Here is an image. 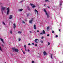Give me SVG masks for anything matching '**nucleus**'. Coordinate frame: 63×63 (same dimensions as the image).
Instances as JSON below:
<instances>
[{
	"label": "nucleus",
	"instance_id": "15",
	"mask_svg": "<svg viewBox=\"0 0 63 63\" xmlns=\"http://www.w3.org/2000/svg\"><path fill=\"white\" fill-rule=\"evenodd\" d=\"M18 33L19 34H21V33H22V32H21V31H19L18 32Z\"/></svg>",
	"mask_w": 63,
	"mask_h": 63
},
{
	"label": "nucleus",
	"instance_id": "12",
	"mask_svg": "<svg viewBox=\"0 0 63 63\" xmlns=\"http://www.w3.org/2000/svg\"><path fill=\"white\" fill-rule=\"evenodd\" d=\"M14 25V28L15 29V28H16V25L15 24H13Z\"/></svg>",
	"mask_w": 63,
	"mask_h": 63
},
{
	"label": "nucleus",
	"instance_id": "14",
	"mask_svg": "<svg viewBox=\"0 0 63 63\" xmlns=\"http://www.w3.org/2000/svg\"><path fill=\"white\" fill-rule=\"evenodd\" d=\"M12 15H10L9 17V19H12Z\"/></svg>",
	"mask_w": 63,
	"mask_h": 63
},
{
	"label": "nucleus",
	"instance_id": "47",
	"mask_svg": "<svg viewBox=\"0 0 63 63\" xmlns=\"http://www.w3.org/2000/svg\"><path fill=\"white\" fill-rule=\"evenodd\" d=\"M37 32H39V31H37Z\"/></svg>",
	"mask_w": 63,
	"mask_h": 63
},
{
	"label": "nucleus",
	"instance_id": "7",
	"mask_svg": "<svg viewBox=\"0 0 63 63\" xmlns=\"http://www.w3.org/2000/svg\"><path fill=\"white\" fill-rule=\"evenodd\" d=\"M30 5H31V6H32V8H35L36 7V6L30 3Z\"/></svg>",
	"mask_w": 63,
	"mask_h": 63
},
{
	"label": "nucleus",
	"instance_id": "18",
	"mask_svg": "<svg viewBox=\"0 0 63 63\" xmlns=\"http://www.w3.org/2000/svg\"><path fill=\"white\" fill-rule=\"evenodd\" d=\"M0 50H1L2 51H3L2 50V48H1V47L0 46Z\"/></svg>",
	"mask_w": 63,
	"mask_h": 63
},
{
	"label": "nucleus",
	"instance_id": "29",
	"mask_svg": "<svg viewBox=\"0 0 63 63\" xmlns=\"http://www.w3.org/2000/svg\"><path fill=\"white\" fill-rule=\"evenodd\" d=\"M50 43L49 42H48V45H50Z\"/></svg>",
	"mask_w": 63,
	"mask_h": 63
},
{
	"label": "nucleus",
	"instance_id": "4",
	"mask_svg": "<svg viewBox=\"0 0 63 63\" xmlns=\"http://www.w3.org/2000/svg\"><path fill=\"white\" fill-rule=\"evenodd\" d=\"M34 42L35 43H38L39 42V39H35L34 41Z\"/></svg>",
	"mask_w": 63,
	"mask_h": 63
},
{
	"label": "nucleus",
	"instance_id": "5",
	"mask_svg": "<svg viewBox=\"0 0 63 63\" xmlns=\"http://www.w3.org/2000/svg\"><path fill=\"white\" fill-rule=\"evenodd\" d=\"M10 12V9L9 8H8L7 9V15H8Z\"/></svg>",
	"mask_w": 63,
	"mask_h": 63
},
{
	"label": "nucleus",
	"instance_id": "46",
	"mask_svg": "<svg viewBox=\"0 0 63 63\" xmlns=\"http://www.w3.org/2000/svg\"><path fill=\"white\" fill-rule=\"evenodd\" d=\"M59 31L60 32V29H59Z\"/></svg>",
	"mask_w": 63,
	"mask_h": 63
},
{
	"label": "nucleus",
	"instance_id": "42",
	"mask_svg": "<svg viewBox=\"0 0 63 63\" xmlns=\"http://www.w3.org/2000/svg\"><path fill=\"white\" fill-rule=\"evenodd\" d=\"M49 36V34H47V36Z\"/></svg>",
	"mask_w": 63,
	"mask_h": 63
},
{
	"label": "nucleus",
	"instance_id": "34",
	"mask_svg": "<svg viewBox=\"0 0 63 63\" xmlns=\"http://www.w3.org/2000/svg\"><path fill=\"white\" fill-rule=\"evenodd\" d=\"M24 47L25 48H26V45H24Z\"/></svg>",
	"mask_w": 63,
	"mask_h": 63
},
{
	"label": "nucleus",
	"instance_id": "3",
	"mask_svg": "<svg viewBox=\"0 0 63 63\" xmlns=\"http://www.w3.org/2000/svg\"><path fill=\"white\" fill-rule=\"evenodd\" d=\"M12 49H13V50H14V51H16L17 52H18V50L17 49H15V48L14 47L12 48Z\"/></svg>",
	"mask_w": 63,
	"mask_h": 63
},
{
	"label": "nucleus",
	"instance_id": "2",
	"mask_svg": "<svg viewBox=\"0 0 63 63\" xmlns=\"http://www.w3.org/2000/svg\"><path fill=\"white\" fill-rule=\"evenodd\" d=\"M43 11H44V12L46 13V14L47 16V17L48 18L49 17V16L48 15V14H47V11H46V10L45 9H44L43 10Z\"/></svg>",
	"mask_w": 63,
	"mask_h": 63
},
{
	"label": "nucleus",
	"instance_id": "8",
	"mask_svg": "<svg viewBox=\"0 0 63 63\" xmlns=\"http://www.w3.org/2000/svg\"><path fill=\"white\" fill-rule=\"evenodd\" d=\"M44 55L45 56L47 55V52H46V51H44L43 52Z\"/></svg>",
	"mask_w": 63,
	"mask_h": 63
},
{
	"label": "nucleus",
	"instance_id": "28",
	"mask_svg": "<svg viewBox=\"0 0 63 63\" xmlns=\"http://www.w3.org/2000/svg\"><path fill=\"white\" fill-rule=\"evenodd\" d=\"M27 16L28 17V16H29V14H27Z\"/></svg>",
	"mask_w": 63,
	"mask_h": 63
},
{
	"label": "nucleus",
	"instance_id": "10",
	"mask_svg": "<svg viewBox=\"0 0 63 63\" xmlns=\"http://www.w3.org/2000/svg\"><path fill=\"white\" fill-rule=\"evenodd\" d=\"M35 14H36V13H37V15H38V11L36 9H35Z\"/></svg>",
	"mask_w": 63,
	"mask_h": 63
},
{
	"label": "nucleus",
	"instance_id": "39",
	"mask_svg": "<svg viewBox=\"0 0 63 63\" xmlns=\"http://www.w3.org/2000/svg\"><path fill=\"white\" fill-rule=\"evenodd\" d=\"M34 62L33 61H32V63H34Z\"/></svg>",
	"mask_w": 63,
	"mask_h": 63
},
{
	"label": "nucleus",
	"instance_id": "1",
	"mask_svg": "<svg viewBox=\"0 0 63 63\" xmlns=\"http://www.w3.org/2000/svg\"><path fill=\"white\" fill-rule=\"evenodd\" d=\"M1 11L2 13V14H3V11H4V10H5V7H3V6L2 5L1 6Z\"/></svg>",
	"mask_w": 63,
	"mask_h": 63
},
{
	"label": "nucleus",
	"instance_id": "21",
	"mask_svg": "<svg viewBox=\"0 0 63 63\" xmlns=\"http://www.w3.org/2000/svg\"><path fill=\"white\" fill-rule=\"evenodd\" d=\"M22 21V23H25V22H24V21Z\"/></svg>",
	"mask_w": 63,
	"mask_h": 63
},
{
	"label": "nucleus",
	"instance_id": "41",
	"mask_svg": "<svg viewBox=\"0 0 63 63\" xmlns=\"http://www.w3.org/2000/svg\"><path fill=\"white\" fill-rule=\"evenodd\" d=\"M35 46H37V44H35Z\"/></svg>",
	"mask_w": 63,
	"mask_h": 63
},
{
	"label": "nucleus",
	"instance_id": "17",
	"mask_svg": "<svg viewBox=\"0 0 63 63\" xmlns=\"http://www.w3.org/2000/svg\"><path fill=\"white\" fill-rule=\"evenodd\" d=\"M51 58V59H52V54H51L50 55Z\"/></svg>",
	"mask_w": 63,
	"mask_h": 63
},
{
	"label": "nucleus",
	"instance_id": "20",
	"mask_svg": "<svg viewBox=\"0 0 63 63\" xmlns=\"http://www.w3.org/2000/svg\"><path fill=\"white\" fill-rule=\"evenodd\" d=\"M23 0H22L19 3H22V2H23Z\"/></svg>",
	"mask_w": 63,
	"mask_h": 63
},
{
	"label": "nucleus",
	"instance_id": "50",
	"mask_svg": "<svg viewBox=\"0 0 63 63\" xmlns=\"http://www.w3.org/2000/svg\"><path fill=\"white\" fill-rule=\"evenodd\" d=\"M5 63H6V62H5Z\"/></svg>",
	"mask_w": 63,
	"mask_h": 63
},
{
	"label": "nucleus",
	"instance_id": "26",
	"mask_svg": "<svg viewBox=\"0 0 63 63\" xmlns=\"http://www.w3.org/2000/svg\"><path fill=\"white\" fill-rule=\"evenodd\" d=\"M21 40V39L20 38H19L18 39L19 41H20Z\"/></svg>",
	"mask_w": 63,
	"mask_h": 63
},
{
	"label": "nucleus",
	"instance_id": "25",
	"mask_svg": "<svg viewBox=\"0 0 63 63\" xmlns=\"http://www.w3.org/2000/svg\"><path fill=\"white\" fill-rule=\"evenodd\" d=\"M10 32L11 34H12V30H11L10 31Z\"/></svg>",
	"mask_w": 63,
	"mask_h": 63
},
{
	"label": "nucleus",
	"instance_id": "11",
	"mask_svg": "<svg viewBox=\"0 0 63 63\" xmlns=\"http://www.w3.org/2000/svg\"><path fill=\"white\" fill-rule=\"evenodd\" d=\"M34 29H36V25L35 24L34 25Z\"/></svg>",
	"mask_w": 63,
	"mask_h": 63
},
{
	"label": "nucleus",
	"instance_id": "13",
	"mask_svg": "<svg viewBox=\"0 0 63 63\" xmlns=\"http://www.w3.org/2000/svg\"><path fill=\"white\" fill-rule=\"evenodd\" d=\"M23 10V9H20L18 10V11L19 12H20V11H22Z\"/></svg>",
	"mask_w": 63,
	"mask_h": 63
},
{
	"label": "nucleus",
	"instance_id": "36",
	"mask_svg": "<svg viewBox=\"0 0 63 63\" xmlns=\"http://www.w3.org/2000/svg\"><path fill=\"white\" fill-rule=\"evenodd\" d=\"M56 37H58V35H56Z\"/></svg>",
	"mask_w": 63,
	"mask_h": 63
},
{
	"label": "nucleus",
	"instance_id": "48",
	"mask_svg": "<svg viewBox=\"0 0 63 63\" xmlns=\"http://www.w3.org/2000/svg\"><path fill=\"white\" fill-rule=\"evenodd\" d=\"M44 6H46V4H44Z\"/></svg>",
	"mask_w": 63,
	"mask_h": 63
},
{
	"label": "nucleus",
	"instance_id": "37",
	"mask_svg": "<svg viewBox=\"0 0 63 63\" xmlns=\"http://www.w3.org/2000/svg\"><path fill=\"white\" fill-rule=\"evenodd\" d=\"M2 47H4V44H2Z\"/></svg>",
	"mask_w": 63,
	"mask_h": 63
},
{
	"label": "nucleus",
	"instance_id": "9",
	"mask_svg": "<svg viewBox=\"0 0 63 63\" xmlns=\"http://www.w3.org/2000/svg\"><path fill=\"white\" fill-rule=\"evenodd\" d=\"M0 40L2 41V42L3 43V44H4V41H3V39L1 38H0Z\"/></svg>",
	"mask_w": 63,
	"mask_h": 63
},
{
	"label": "nucleus",
	"instance_id": "43",
	"mask_svg": "<svg viewBox=\"0 0 63 63\" xmlns=\"http://www.w3.org/2000/svg\"><path fill=\"white\" fill-rule=\"evenodd\" d=\"M23 52V54H25V53L24 52Z\"/></svg>",
	"mask_w": 63,
	"mask_h": 63
},
{
	"label": "nucleus",
	"instance_id": "40",
	"mask_svg": "<svg viewBox=\"0 0 63 63\" xmlns=\"http://www.w3.org/2000/svg\"><path fill=\"white\" fill-rule=\"evenodd\" d=\"M28 51L29 52L30 51V50H29L28 49Z\"/></svg>",
	"mask_w": 63,
	"mask_h": 63
},
{
	"label": "nucleus",
	"instance_id": "32",
	"mask_svg": "<svg viewBox=\"0 0 63 63\" xmlns=\"http://www.w3.org/2000/svg\"><path fill=\"white\" fill-rule=\"evenodd\" d=\"M52 33H54V32L53 31H52Z\"/></svg>",
	"mask_w": 63,
	"mask_h": 63
},
{
	"label": "nucleus",
	"instance_id": "45",
	"mask_svg": "<svg viewBox=\"0 0 63 63\" xmlns=\"http://www.w3.org/2000/svg\"><path fill=\"white\" fill-rule=\"evenodd\" d=\"M43 38H44V37H42L41 38L42 39H43Z\"/></svg>",
	"mask_w": 63,
	"mask_h": 63
},
{
	"label": "nucleus",
	"instance_id": "49",
	"mask_svg": "<svg viewBox=\"0 0 63 63\" xmlns=\"http://www.w3.org/2000/svg\"><path fill=\"white\" fill-rule=\"evenodd\" d=\"M48 8H49V7H48Z\"/></svg>",
	"mask_w": 63,
	"mask_h": 63
},
{
	"label": "nucleus",
	"instance_id": "38",
	"mask_svg": "<svg viewBox=\"0 0 63 63\" xmlns=\"http://www.w3.org/2000/svg\"><path fill=\"white\" fill-rule=\"evenodd\" d=\"M30 33H32V32H31V31H30Z\"/></svg>",
	"mask_w": 63,
	"mask_h": 63
},
{
	"label": "nucleus",
	"instance_id": "23",
	"mask_svg": "<svg viewBox=\"0 0 63 63\" xmlns=\"http://www.w3.org/2000/svg\"><path fill=\"white\" fill-rule=\"evenodd\" d=\"M2 23H3V24H4L5 25H6V24H5V23H4V22H3Z\"/></svg>",
	"mask_w": 63,
	"mask_h": 63
},
{
	"label": "nucleus",
	"instance_id": "35",
	"mask_svg": "<svg viewBox=\"0 0 63 63\" xmlns=\"http://www.w3.org/2000/svg\"><path fill=\"white\" fill-rule=\"evenodd\" d=\"M28 45H29V46H31V44H30V43H29L28 44Z\"/></svg>",
	"mask_w": 63,
	"mask_h": 63
},
{
	"label": "nucleus",
	"instance_id": "24",
	"mask_svg": "<svg viewBox=\"0 0 63 63\" xmlns=\"http://www.w3.org/2000/svg\"><path fill=\"white\" fill-rule=\"evenodd\" d=\"M49 27H47V30H48V29H49Z\"/></svg>",
	"mask_w": 63,
	"mask_h": 63
},
{
	"label": "nucleus",
	"instance_id": "19",
	"mask_svg": "<svg viewBox=\"0 0 63 63\" xmlns=\"http://www.w3.org/2000/svg\"><path fill=\"white\" fill-rule=\"evenodd\" d=\"M43 34H45V30H43Z\"/></svg>",
	"mask_w": 63,
	"mask_h": 63
},
{
	"label": "nucleus",
	"instance_id": "44",
	"mask_svg": "<svg viewBox=\"0 0 63 63\" xmlns=\"http://www.w3.org/2000/svg\"><path fill=\"white\" fill-rule=\"evenodd\" d=\"M29 8V7L28 6L27 7V8L28 9Z\"/></svg>",
	"mask_w": 63,
	"mask_h": 63
},
{
	"label": "nucleus",
	"instance_id": "27",
	"mask_svg": "<svg viewBox=\"0 0 63 63\" xmlns=\"http://www.w3.org/2000/svg\"><path fill=\"white\" fill-rule=\"evenodd\" d=\"M40 35H43V32H41L40 33Z\"/></svg>",
	"mask_w": 63,
	"mask_h": 63
},
{
	"label": "nucleus",
	"instance_id": "6",
	"mask_svg": "<svg viewBox=\"0 0 63 63\" xmlns=\"http://www.w3.org/2000/svg\"><path fill=\"white\" fill-rule=\"evenodd\" d=\"M33 20V18H32V19L31 20L29 21V23L32 24V21Z\"/></svg>",
	"mask_w": 63,
	"mask_h": 63
},
{
	"label": "nucleus",
	"instance_id": "30",
	"mask_svg": "<svg viewBox=\"0 0 63 63\" xmlns=\"http://www.w3.org/2000/svg\"><path fill=\"white\" fill-rule=\"evenodd\" d=\"M48 1V0H45V2H47Z\"/></svg>",
	"mask_w": 63,
	"mask_h": 63
},
{
	"label": "nucleus",
	"instance_id": "33",
	"mask_svg": "<svg viewBox=\"0 0 63 63\" xmlns=\"http://www.w3.org/2000/svg\"><path fill=\"white\" fill-rule=\"evenodd\" d=\"M25 49L26 51H27V50H26V48H25Z\"/></svg>",
	"mask_w": 63,
	"mask_h": 63
},
{
	"label": "nucleus",
	"instance_id": "31",
	"mask_svg": "<svg viewBox=\"0 0 63 63\" xmlns=\"http://www.w3.org/2000/svg\"><path fill=\"white\" fill-rule=\"evenodd\" d=\"M32 45H35V44L34 43H32Z\"/></svg>",
	"mask_w": 63,
	"mask_h": 63
},
{
	"label": "nucleus",
	"instance_id": "16",
	"mask_svg": "<svg viewBox=\"0 0 63 63\" xmlns=\"http://www.w3.org/2000/svg\"><path fill=\"white\" fill-rule=\"evenodd\" d=\"M60 6H61V5H62V2L61 1H60Z\"/></svg>",
	"mask_w": 63,
	"mask_h": 63
},
{
	"label": "nucleus",
	"instance_id": "22",
	"mask_svg": "<svg viewBox=\"0 0 63 63\" xmlns=\"http://www.w3.org/2000/svg\"><path fill=\"white\" fill-rule=\"evenodd\" d=\"M40 42L41 43H43V40H41L40 41Z\"/></svg>",
	"mask_w": 63,
	"mask_h": 63
}]
</instances>
